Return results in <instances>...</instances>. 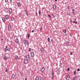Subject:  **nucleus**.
<instances>
[{
    "instance_id": "1",
    "label": "nucleus",
    "mask_w": 80,
    "mask_h": 80,
    "mask_svg": "<svg viewBox=\"0 0 80 80\" xmlns=\"http://www.w3.org/2000/svg\"><path fill=\"white\" fill-rule=\"evenodd\" d=\"M51 73L52 79H54V72L53 71V69L52 70Z\"/></svg>"
},
{
    "instance_id": "2",
    "label": "nucleus",
    "mask_w": 80,
    "mask_h": 80,
    "mask_svg": "<svg viewBox=\"0 0 80 80\" xmlns=\"http://www.w3.org/2000/svg\"><path fill=\"white\" fill-rule=\"evenodd\" d=\"M76 77L77 79H78V78L80 77V74L78 73L77 74Z\"/></svg>"
},
{
    "instance_id": "3",
    "label": "nucleus",
    "mask_w": 80,
    "mask_h": 80,
    "mask_svg": "<svg viewBox=\"0 0 80 80\" xmlns=\"http://www.w3.org/2000/svg\"><path fill=\"white\" fill-rule=\"evenodd\" d=\"M5 18L6 20H8L9 18V15H7L5 16Z\"/></svg>"
},
{
    "instance_id": "4",
    "label": "nucleus",
    "mask_w": 80,
    "mask_h": 80,
    "mask_svg": "<svg viewBox=\"0 0 80 80\" xmlns=\"http://www.w3.org/2000/svg\"><path fill=\"white\" fill-rule=\"evenodd\" d=\"M28 41V40H26L25 39H24L23 40V43L24 45H26V44H27V42Z\"/></svg>"
},
{
    "instance_id": "5",
    "label": "nucleus",
    "mask_w": 80,
    "mask_h": 80,
    "mask_svg": "<svg viewBox=\"0 0 80 80\" xmlns=\"http://www.w3.org/2000/svg\"><path fill=\"white\" fill-rule=\"evenodd\" d=\"M66 80H68L70 79V75H68L67 76V77L66 78Z\"/></svg>"
},
{
    "instance_id": "6",
    "label": "nucleus",
    "mask_w": 80,
    "mask_h": 80,
    "mask_svg": "<svg viewBox=\"0 0 80 80\" xmlns=\"http://www.w3.org/2000/svg\"><path fill=\"white\" fill-rule=\"evenodd\" d=\"M28 60L27 59H25L24 61V63L25 64H27L28 63Z\"/></svg>"
},
{
    "instance_id": "7",
    "label": "nucleus",
    "mask_w": 80,
    "mask_h": 80,
    "mask_svg": "<svg viewBox=\"0 0 80 80\" xmlns=\"http://www.w3.org/2000/svg\"><path fill=\"white\" fill-rule=\"evenodd\" d=\"M15 42L16 43H18L19 42V41H18V38H16L15 40Z\"/></svg>"
},
{
    "instance_id": "8",
    "label": "nucleus",
    "mask_w": 80,
    "mask_h": 80,
    "mask_svg": "<svg viewBox=\"0 0 80 80\" xmlns=\"http://www.w3.org/2000/svg\"><path fill=\"white\" fill-rule=\"evenodd\" d=\"M29 55L28 54L26 56V59L27 60H29Z\"/></svg>"
},
{
    "instance_id": "9",
    "label": "nucleus",
    "mask_w": 80,
    "mask_h": 80,
    "mask_svg": "<svg viewBox=\"0 0 80 80\" xmlns=\"http://www.w3.org/2000/svg\"><path fill=\"white\" fill-rule=\"evenodd\" d=\"M33 56H34V52H32L31 53V57H33Z\"/></svg>"
},
{
    "instance_id": "10",
    "label": "nucleus",
    "mask_w": 80,
    "mask_h": 80,
    "mask_svg": "<svg viewBox=\"0 0 80 80\" xmlns=\"http://www.w3.org/2000/svg\"><path fill=\"white\" fill-rule=\"evenodd\" d=\"M44 70H45V68L44 67H42L41 69V71L42 72H44Z\"/></svg>"
},
{
    "instance_id": "11",
    "label": "nucleus",
    "mask_w": 80,
    "mask_h": 80,
    "mask_svg": "<svg viewBox=\"0 0 80 80\" xmlns=\"http://www.w3.org/2000/svg\"><path fill=\"white\" fill-rule=\"evenodd\" d=\"M53 8L54 10L56 9V5H55V4L53 5Z\"/></svg>"
},
{
    "instance_id": "12",
    "label": "nucleus",
    "mask_w": 80,
    "mask_h": 80,
    "mask_svg": "<svg viewBox=\"0 0 80 80\" xmlns=\"http://www.w3.org/2000/svg\"><path fill=\"white\" fill-rule=\"evenodd\" d=\"M72 13L73 14V15H75V10H74V9H72Z\"/></svg>"
},
{
    "instance_id": "13",
    "label": "nucleus",
    "mask_w": 80,
    "mask_h": 80,
    "mask_svg": "<svg viewBox=\"0 0 80 80\" xmlns=\"http://www.w3.org/2000/svg\"><path fill=\"white\" fill-rule=\"evenodd\" d=\"M17 5L18 7H21L22 5L20 2H18Z\"/></svg>"
},
{
    "instance_id": "14",
    "label": "nucleus",
    "mask_w": 80,
    "mask_h": 80,
    "mask_svg": "<svg viewBox=\"0 0 80 80\" xmlns=\"http://www.w3.org/2000/svg\"><path fill=\"white\" fill-rule=\"evenodd\" d=\"M15 75L12 74L11 77V78H12V79H13L14 78H15Z\"/></svg>"
},
{
    "instance_id": "15",
    "label": "nucleus",
    "mask_w": 80,
    "mask_h": 80,
    "mask_svg": "<svg viewBox=\"0 0 80 80\" xmlns=\"http://www.w3.org/2000/svg\"><path fill=\"white\" fill-rule=\"evenodd\" d=\"M8 10H9V13H11L12 12V9H11L10 8H9Z\"/></svg>"
},
{
    "instance_id": "16",
    "label": "nucleus",
    "mask_w": 80,
    "mask_h": 80,
    "mask_svg": "<svg viewBox=\"0 0 80 80\" xmlns=\"http://www.w3.org/2000/svg\"><path fill=\"white\" fill-rule=\"evenodd\" d=\"M25 11L26 13V15H27V16H28V11H27V10H25Z\"/></svg>"
},
{
    "instance_id": "17",
    "label": "nucleus",
    "mask_w": 80,
    "mask_h": 80,
    "mask_svg": "<svg viewBox=\"0 0 80 80\" xmlns=\"http://www.w3.org/2000/svg\"><path fill=\"white\" fill-rule=\"evenodd\" d=\"M8 28L9 30H11V26H10V25H8Z\"/></svg>"
},
{
    "instance_id": "18",
    "label": "nucleus",
    "mask_w": 80,
    "mask_h": 80,
    "mask_svg": "<svg viewBox=\"0 0 80 80\" xmlns=\"http://www.w3.org/2000/svg\"><path fill=\"white\" fill-rule=\"evenodd\" d=\"M4 60H7V59H8V57L7 56H5V57H4Z\"/></svg>"
},
{
    "instance_id": "19",
    "label": "nucleus",
    "mask_w": 80,
    "mask_h": 80,
    "mask_svg": "<svg viewBox=\"0 0 80 80\" xmlns=\"http://www.w3.org/2000/svg\"><path fill=\"white\" fill-rule=\"evenodd\" d=\"M66 44L67 46H68L69 44H70V42H67Z\"/></svg>"
},
{
    "instance_id": "20",
    "label": "nucleus",
    "mask_w": 80,
    "mask_h": 80,
    "mask_svg": "<svg viewBox=\"0 0 80 80\" xmlns=\"http://www.w3.org/2000/svg\"><path fill=\"white\" fill-rule=\"evenodd\" d=\"M11 21H13L14 20V18H13V17H11Z\"/></svg>"
},
{
    "instance_id": "21",
    "label": "nucleus",
    "mask_w": 80,
    "mask_h": 80,
    "mask_svg": "<svg viewBox=\"0 0 80 80\" xmlns=\"http://www.w3.org/2000/svg\"><path fill=\"white\" fill-rule=\"evenodd\" d=\"M63 33H65V34H67V31H66V29H65L63 31Z\"/></svg>"
},
{
    "instance_id": "22",
    "label": "nucleus",
    "mask_w": 80,
    "mask_h": 80,
    "mask_svg": "<svg viewBox=\"0 0 80 80\" xmlns=\"http://www.w3.org/2000/svg\"><path fill=\"white\" fill-rule=\"evenodd\" d=\"M27 45H28V46H29V42L28 41H27V42H26Z\"/></svg>"
},
{
    "instance_id": "23",
    "label": "nucleus",
    "mask_w": 80,
    "mask_h": 80,
    "mask_svg": "<svg viewBox=\"0 0 80 80\" xmlns=\"http://www.w3.org/2000/svg\"><path fill=\"white\" fill-rule=\"evenodd\" d=\"M15 59L16 60H18V56L17 55L15 57Z\"/></svg>"
},
{
    "instance_id": "24",
    "label": "nucleus",
    "mask_w": 80,
    "mask_h": 80,
    "mask_svg": "<svg viewBox=\"0 0 80 80\" xmlns=\"http://www.w3.org/2000/svg\"><path fill=\"white\" fill-rule=\"evenodd\" d=\"M7 46H6L5 47V52H7Z\"/></svg>"
},
{
    "instance_id": "25",
    "label": "nucleus",
    "mask_w": 80,
    "mask_h": 80,
    "mask_svg": "<svg viewBox=\"0 0 80 80\" xmlns=\"http://www.w3.org/2000/svg\"><path fill=\"white\" fill-rule=\"evenodd\" d=\"M35 80H39V78L37 76L35 79Z\"/></svg>"
},
{
    "instance_id": "26",
    "label": "nucleus",
    "mask_w": 80,
    "mask_h": 80,
    "mask_svg": "<svg viewBox=\"0 0 80 80\" xmlns=\"http://www.w3.org/2000/svg\"><path fill=\"white\" fill-rule=\"evenodd\" d=\"M2 21L3 22H5V18H2Z\"/></svg>"
},
{
    "instance_id": "27",
    "label": "nucleus",
    "mask_w": 80,
    "mask_h": 80,
    "mask_svg": "<svg viewBox=\"0 0 80 80\" xmlns=\"http://www.w3.org/2000/svg\"><path fill=\"white\" fill-rule=\"evenodd\" d=\"M41 52H43V49L42 48H41Z\"/></svg>"
},
{
    "instance_id": "28",
    "label": "nucleus",
    "mask_w": 80,
    "mask_h": 80,
    "mask_svg": "<svg viewBox=\"0 0 80 80\" xmlns=\"http://www.w3.org/2000/svg\"><path fill=\"white\" fill-rule=\"evenodd\" d=\"M74 22L76 24L77 23V21H76V19H75Z\"/></svg>"
},
{
    "instance_id": "29",
    "label": "nucleus",
    "mask_w": 80,
    "mask_h": 80,
    "mask_svg": "<svg viewBox=\"0 0 80 80\" xmlns=\"http://www.w3.org/2000/svg\"><path fill=\"white\" fill-rule=\"evenodd\" d=\"M7 50L8 51V52H10V48H8Z\"/></svg>"
},
{
    "instance_id": "30",
    "label": "nucleus",
    "mask_w": 80,
    "mask_h": 80,
    "mask_svg": "<svg viewBox=\"0 0 80 80\" xmlns=\"http://www.w3.org/2000/svg\"><path fill=\"white\" fill-rule=\"evenodd\" d=\"M44 80V79L43 78V77H41L40 80Z\"/></svg>"
},
{
    "instance_id": "31",
    "label": "nucleus",
    "mask_w": 80,
    "mask_h": 80,
    "mask_svg": "<svg viewBox=\"0 0 80 80\" xmlns=\"http://www.w3.org/2000/svg\"><path fill=\"white\" fill-rule=\"evenodd\" d=\"M41 13V11H40V10L39 11V15H40V14Z\"/></svg>"
},
{
    "instance_id": "32",
    "label": "nucleus",
    "mask_w": 80,
    "mask_h": 80,
    "mask_svg": "<svg viewBox=\"0 0 80 80\" xmlns=\"http://www.w3.org/2000/svg\"><path fill=\"white\" fill-rule=\"evenodd\" d=\"M51 42H52V43H53V39H51Z\"/></svg>"
},
{
    "instance_id": "33",
    "label": "nucleus",
    "mask_w": 80,
    "mask_h": 80,
    "mask_svg": "<svg viewBox=\"0 0 80 80\" xmlns=\"http://www.w3.org/2000/svg\"><path fill=\"white\" fill-rule=\"evenodd\" d=\"M76 77H75L74 78H73V79L72 80H76Z\"/></svg>"
},
{
    "instance_id": "34",
    "label": "nucleus",
    "mask_w": 80,
    "mask_h": 80,
    "mask_svg": "<svg viewBox=\"0 0 80 80\" xmlns=\"http://www.w3.org/2000/svg\"><path fill=\"white\" fill-rule=\"evenodd\" d=\"M28 38H30V34H28Z\"/></svg>"
},
{
    "instance_id": "35",
    "label": "nucleus",
    "mask_w": 80,
    "mask_h": 80,
    "mask_svg": "<svg viewBox=\"0 0 80 80\" xmlns=\"http://www.w3.org/2000/svg\"><path fill=\"white\" fill-rule=\"evenodd\" d=\"M5 0V2L6 3H7L8 2V0Z\"/></svg>"
},
{
    "instance_id": "36",
    "label": "nucleus",
    "mask_w": 80,
    "mask_h": 80,
    "mask_svg": "<svg viewBox=\"0 0 80 80\" xmlns=\"http://www.w3.org/2000/svg\"><path fill=\"white\" fill-rule=\"evenodd\" d=\"M67 8L68 10H70V7H67Z\"/></svg>"
},
{
    "instance_id": "37",
    "label": "nucleus",
    "mask_w": 80,
    "mask_h": 80,
    "mask_svg": "<svg viewBox=\"0 0 80 80\" xmlns=\"http://www.w3.org/2000/svg\"><path fill=\"white\" fill-rule=\"evenodd\" d=\"M5 10H8V8H7L6 7V8H5Z\"/></svg>"
},
{
    "instance_id": "38",
    "label": "nucleus",
    "mask_w": 80,
    "mask_h": 80,
    "mask_svg": "<svg viewBox=\"0 0 80 80\" xmlns=\"http://www.w3.org/2000/svg\"><path fill=\"white\" fill-rule=\"evenodd\" d=\"M29 52H31V48H29Z\"/></svg>"
},
{
    "instance_id": "39",
    "label": "nucleus",
    "mask_w": 80,
    "mask_h": 80,
    "mask_svg": "<svg viewBox=\"0 0 80 80\" xmlns=\"http://www.w3.org/2000/svg\"><path fill=\"white\" fill-rule=\"evenodd\" d=\"M74 75H75V74H76V71H74Z\"/></svg>"
},
{
    "instance_id": "40",
    "label": "nucleus",
    "mask_w": 80,
    "mask_h": 80,
    "mask_svg": "<svg viewBox=\"0 0 80 80\" xmlns=\"http://www.w3.org/2000/svg\"><path fill=\"white\" fill-rule=\"evenodd\" d=\"M48 42H50V38H48Z\"/></svg>"
},
{
    "instance_id": "41",
    "label": "nucleus",
    "mask_w": 80,
    "mask_h": 80,
    "mask_svg": "<svg viewBox=\"0 0 80 80\" xmlns=\"http://www.w3.org/2000/svg\"><path fill=\"white\" fill-rule=\"evenodd\" d=\"M20 74L22 76V75H23V73L22 72H21L20 73Z\"/></svg>"
},
{
    "instance_id": "42",
    "label": "nucleus",
    "mask_w": 80,
    "mask_h": 80,
    "mask_svg": "<svg viewBox=\"0 0 80 80\" xmlns=\"http://www.w3.org/2000/svg\"><path fill=\"white\" fill-rule=\"evenodd\" d=\"M42 26H41V28H40V31H42Z\"/></svg>"
},
{
    "instance_id": "43",
    "label": "nucleus",
    "mask_w": 80,
    "mask_h": 80,
    "mask_svg": "<svg viewBox=\"0 0 80 80\" xmlns=\"http://www.w3.org/2000/svg\"><path fill=\"white\" fill-rule=\"evenodd\" d=\"M48 16L49 17H50V18H51V16H50V15H48Z\"/></svg>"
},
{
    "instance_id": "44",
    "label": "nucleus",
    "mask_w": 80,
    "mask_h": 80,
    "mask_svg": "<svg viewBox=\"0 0 80 80\" xmlns=\"http://www.w3.org/2000/svg\"><path fill=\"white\" fill-rule=\"evenodd\" d=\"M69 35H70V36H72V34L71 33H70Z\"/></svg>"
},
{
    "instance_id": "45",
    "label": "nucleus",
    "mask_w": 80,
    "mask_h": 80,
    "mask_svg": "<svg viewBox=\"0 0 80 80\" xmlns=\"http://www.w3.org/2000/svg\"><path fill=\"white\" fill-rule=\"evenodd\" d=\"M6 72H8V69H6Z\"/></svg>"
},
{
    "instance_id": "46",
    "label": "nucleus",
    "mask_w": 80,
    "mask_h": 80,
    "mask_svg": "<svg viewBox=\"0 0 80 80\" xmlns=\"http://www.w3.org/2000/svg\"><path fill=\"white\" fill-rule=\"evenodd\" d=\"M52 16L53 18L54 17V14H52Z\"/></svg>"
},
{
    "instance_id": "47",
    "label": "nucleus",
    "mask_w": 80,
    "mask_h": 80,
    "mask_svg": "<svg viewBox=\"0 0 80 80\" xmlns=\"http://www.w3.org/2000/svg\"><path fill=\"white\" fill-rule=\"evenodd\" d=\"M80 71V69H78V72H79Z\"/></svg>"
},
{
    "instance_id": "48",
    "label": "nucleus",
    "mask_w": 80,
    "mask_h": 80,
    "mask_svg": "<svg viewBox=\"0 0 80 80\" xmlns=\"http://www.w3.org/2000/svg\"><path fill=\"white\" fill-rule=\"evenodd\" d=\"M33 32H34V30H32V33H33Z\"/></svg>"
},
{
    "instance_id": "49",
    "label": "nucleus",
    "mask_w": 80,
    "mask_h": 80,
    "mask_svg": "<svg viewBox=\"0 0 80 80\" xmlns=\"http://www.w3.org/2000/svg\"><path fill=\"white\" fill-rule=\"evenodd\" d=\"M36 15H38V14H37V11H36Z\"/></svg>"
},
{
    "instance_id": "50",
    "label": "nucleus",
    "mask_w": 80,
    "mask_h": 80,
    "mask_svg": "<svg viewBox=\"0 0 80 80\" xmlns=\"http://www.w3.org/2000/svg\"><path fill=\"white\" fill-rule=\"evenodd\" d=\"M70 55H72V53L71 52V53H70Z\"/></svg>"
},
{
    "instance_id": "51",
    "label": "nucleus",
    "mask_w": 80,
    "mask_h": 80,
    "mask_svg": "<svg viewBox=\"0 0 80 80\" xmlns=\"http://www.w3.org/2000/svg\"><path fill=\"white\" fill-rule=\"evenodd\" d=\"M10 2H12V0H10Z\"/></svg>"
},
{
    "instance_id": "52",
    "label": "nucleus",
    "mask_w": 80,
    "mask_h": 80,
    "mask_svg": "<svg viewBox=\"0 0 80 80\" xmlns=\"http://www.w3.org/2000/svg\"><path fill=\"white\" fill-rule=\"evenodd\" d=\"M68 70L69 71L70 70V69L69 68H68Z\"/></svg>"
},
{
    "instance_id": "53",
    "label": "nucleus",
    "mask_w": 80,
    "mask_h": 80,
    "mask_svg": "<svg viewBox=\"0 0 80 80\" xmlns=\"http://www.w3.org/2000/svg\"><path fill=\"white\" fill-rule=\"evenodd\" d=\"M1 40H2H2H3V38L1 39Z\"/></svg>"
},
{
    "instance_id": "54",
    "label": "nucleus",
    "mask_w": 80,
    "mask_h": 80,
    "mask_svg": "<svg viewBox=\"0 0 80 80\" xmlns=\"http://www.w3.org/2000/svg\"><path fill=\"white\" fill-rule=\"evenodd\" d=\"M55 2H57V0H55Z\"/></svg>"
},
{
    "instance_id": "55",
    "label": "nucleus",
    "mask_w": 80,
    "mask_h": 80,
    "mask_svg": "<svg viewBox=\"0 0 80 80\" xmlns=\"http://www.w3.org/2000/svg\"><path fill=\"white\" fill-rule=\"evenodd\" d=\"M68 14V15H70V14Z\"/></svg>"
},
{
    "instance_id": "56",
    "label": "nucleus",
    "mask_w": 80,
    "mask_h": 80,
    "mask_svg": "<svg viewBox=\"0 0 80 80\" xmlns=\"http://www.w3.org/2000/svg\"><path fill=\"white\" fill-rule=\"evenodd\" d=\"M25 80H27V78H25Z\"/></svg>"
},
{
    "instance_id": "57",
    "label": "nucleus",
    "mask_w": 80,
    "mask_h": 80,
    "mask_svg": "<svg viewBox=\"0 0 80 80\" xmlns=\"http://www.w3.org/2000/svg\"><path fill=\"white\" fill-rule=\"evenodd\" d=\"M59 55H60V54H59Z\"/></svg>"
}]
</instances>
